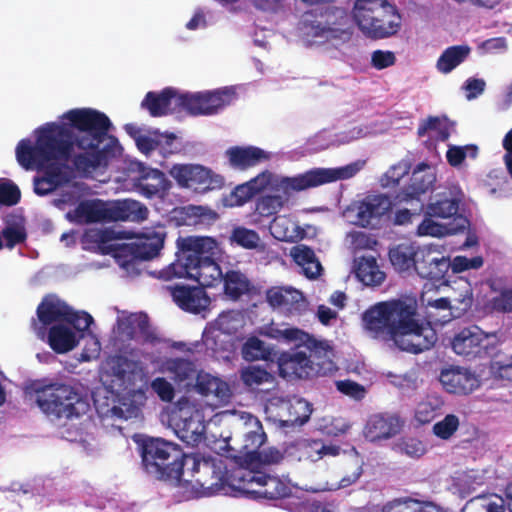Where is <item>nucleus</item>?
<instances>
[{
    "label": "nucleus",
    "instance_id": "nucleus-1",
    "mask_svg": "<svg viewBox=\"0 0 512 512\" xmlns=\"http://www.w3.org/2000/svg\"><path fill=\"white\" fill-rule=\"evenodd\" d=\"M68 123H46L37 129L36 141L22 139L16 146V159L25 170L43 171L34 178V192L45 196L72 178V169L90 174L106 168L121 155L118 139L109 134L108 116L91 108L71 109L63 114Z\"/></svg>",
    "mask_w": 512,
    "mask_h": 512
},
{
    "label": "nucleus",
    "instance_id": "nucleus-2",
    "mask_svg": "<svg viewBox=\"0 0 512 512\" xmlns=\"http://www.w3.org/2000/svg\"><path fill=\"white\" fill-rule=\"evenodd\" d=\"M175 260L152 275L163 281L189 278L203 287H214L222 281L223 273L215 258L217 241L208 236H179Z\"/></svg>",
    "mask_w": 512,
    "mask_h": 512
},
{
    "label": "nucleus",
    "instance_id": "nucleus-3",
    "mask_svg": "<svg viewBox=\"0 0 512 512\" xmlns=\"http://www.w3.org/2000/svg\"><path fill=\"white\" fill-rule=\"evenodd\" d=\"M356 172L353 166L342 168H314L293 176L287 188H276L262 194L256 201L255 211L261 217L275 216L290 200L294 192L315 188L337 180L352 177Z\"/></svg>",
    "mask_w": 512,
    "mask_h": 512
},
{
    "label": "nucleus",
    "instance_id": "nucleus-4",
    "mask_svg": "<svg viewBox=\"0 0 512 512\" xmlns=\"http://www.w3.org/2000/svg\"><path fill=\"white\" fill-rule=\"evenodd\" d=\"M332 354L331 347L323 341L310 340L308 348L303 349L296 345L278 356L279 375L291 381L330 374L336 370Z\"/></svg>",
    "mask_w": 512,
    "mask_h": 512
},
{
    "label": "nucleus",
    "instance_id": "nucleus-5",
    "mask_svg": "<svg viewBox=\"0 0 512 512\" xmlns=\"http://www.w3.org/2000/svg\"><path fill=\"white\" fill-rule=\"evenodd\" d=\"M352 17L359 30L370 39L391 37L401 28V15L387 0H355Z\"/></svg>",
    "mask_w": 512,
    "mask_h": 512
},
{
    "label": "nucleus",
    "instance_id": "nucleus-6",
    "mask_svg": "<svg viewBox=\"0 0 512 512\" xmlns=\"http://www.w3.org/2000/svg\"><path fill=\"white\" fill-rule=\"evenodd\" d=\"M35 393L41 411L56 420L78 419L89 410L87 399L68 384L50 383L35 388Z\"/></svg>",
    "mask_w": 512,
    "mask_h": 512
},
{
    "label": "nucleus",
    "instance_id": "nucleus-7",
    "mask_svg": "<svg viewBox=\"0 0 512 512\" xmlns=\"http://www.w3.org/2000/svg\"><path fill=\"white\" fill-rule=\"evenodd\" d=\"M141 457L146 471L159 479L180 480L183 475L184 452L177 444L161 438L146 439Z\"/></svg>",
    "mask_w": 512,
    "mask_h": 512
},
{
    "label": "nucleus",
    "instance_id": "nucleus-8",
    "mask_svg": "<svg viewBox=\"0 0 512 512\" xmlns=\"http://www.w3.org/2000/svg\"><path fill=\"white\" fill-rule=\"evenodd\" d=\"M148 209L135 200L116 202L108 208L100 199L83 200L74 210L75 219L80 223H96L103 220L142 221L148 216Z\"/></svg>",
    "mask_w": 512,
    "mask_h": 512
},
{
    "label": "nucleus",
    "instance_id": "nucleus-9",
    "mask_svg": "<svg viewBox=\"0 0 512 512\" xmlns=\"http://www.w3.org/2000/svg\"><path fill=\"white\" fill-rule=\"evenodd\" d=\"M410 303V300L394 299L375 304L363 314L365 329L374 339L392 341L398 329V320L407 316Z\"/></svg>",
    "mask_w": 512,
    "mask_h": 512
},
{
    "label": "nucleus",
    "instance_id": "nucleus-10",
    "mask_svg": "<svg viewBox=\"0 0 512 512\" xmlns=\"http://www.w3.org/2000/svg\"><path fill=\"white\" fill-rule=\"evenodd\" d=\"M408 311L407 316L398 320V329L392 341L402 351L419 354L434 346L437 334L431 327L420 324L416 319L415 302L411 301Z\"/></svg>",
    "mask_w": 512,
    "mask_h": 512
},
{
    "label": "nucleus",
    "instance_id": "nucleus-11",
    "mask_svg": "<svg viewBox=\"0 0 512 512\" xmlns=\"http://www.w3.org/2000/svg\"><path fill=\"white\" fill-rule=\"evenodd\" d=\"M177 186L198 194L220 190L225 185V178L211 168L201 164L177 163L168 170Z\"/></svg>",
    "mask_w": 512,
    "mask_h": 512
},
{
    "label": "nucleus",
    "instance_id": "nucleus-12",
    "mask_svg": "<svg viewBox=\"0 0 512 512\" xmlns=\"http://www.w3.org/2000/svg\"><path fill=\"white\" fill-rule=\"evenodd\" d=\"M166 233L164 231H147L136 238L134 242L113 247V256L124 268L157 257L163 249Z\"/></svg>",
    "mask_w": 512,
    "mask_h": 512
},
{
    "label": "nucleus",
    "instance_id": "nucleus-13",
    "mask_svg": "<svg viewBox=\"0 0 512 512\" xmlns=\"http://www.w3.org/2000/svg\"><path fill=\"white\" fill-rule=\"evenodd\" d=\"M235 98V92L230 88H221L195 94H181L177 97V105L190 115H214L230 105Z\"/></svg>",
    "mask_w": 512,
    "mask_h": 512
},
{
    "label": "nucleus",
    "instance_id": "nucleus-14",
    "mask_svg": "<svg viewBox=\"0 0 512 512\" xmlns=\"http://www.w3.org/2000/svg\"><path fill=\"white\" fill-rule=\"evenodd\" d=\"M136 167V175L131 178L135 192L147 199L163 198L167 195L172 184L163 171L141 162Z\"/></svg>",
    "mask_w": 512,
    "mask_h": 512
},
{
    "label": "nucleus",
    "instance_id": "nucleus-15",
    "mask_svg": "<svg viewBox=\"0 0 512 512\" xmlns=\"http://www.w3.org/2000/svg\"><path fill=\"white\" fill-rule=\"evenodd\" d=\"M69 305L56 298L45 297L37 306V318H32L31 329L40 340H45L48 326L65 322Z\"/></svg>",
    "mask_w": 512,
    "mask_h": 512
},
{
    "label": "nucleus",
    "instance_id": "nucleus-16",
    "mask_svg": "<svg viewBox=\"0 0 512 512\" xmlns=\"http://www.w3.org/2000/svg\"><path fill=\"white\" fill-rule=\"evenodd\" d=\"M111 375L121 391H134L144 377L140 361L124 355H114L109 359Z\"/></svg>",
    "mask_w": 512,
    "mask_h": 512
},
{
    "label": "nucleus",
    "instance_id": "nucleus-17",
    "mask_svg": "<svg viewBox=\"0 0 512 512\" xmlns=\"http://www.w3.org/2000/svg\"><path fill=\"white\" fill-rule=\"evenodd\" d=\"M391 207L388 196L368 195L356 205V224L364 228H374Z\"/></svg>",
    "mask_w": 512,
    "mask_h": 512
},
{
    "label": "nucleus",
    "instance_id": "nucleus-18",
    "mask_svg": "<svg viewBox=\"0 0 512 512\" xmlns=\"http://www.w3.org/2000/svg\"><path fill=\"white\" fill-rule=\"evenodd\" d=\"M436 175L432 166L427 163H419L412 171L409 182L405 184L396 199L400 202L419 200V197L426 193L435 183Z\"/></svg>",
    "mask_w": 512,
    "mask_h": 512
},
{
    "label": "nucleus",
    "instance_id": "nucleus-19",
    "mask_svg": "<svg viewBox=\"0 0 512 512\" xmlns=\"http://www.w3.org/2000/svg\"><path fill=\"white\" fill-rule=\"evenodd\" d=\"M173 301L183 311L199 314L208 309L210 297L202 287L175 285L168 287Z\"/></svg>",
    "mask_w": 512,
    "mask_h": 512
},
{
    "label": "nucleus",
    "instance_id": "nucleus-20",
    "mask_svg": "<svg viewBox=\"0 0 512 512\" xmlns=\"http://www.w3.org/2000/svg\"><path fill=\"white\" fill-rule=\"evenodd\" d=\"M489 335L482 331L478 326L472 325L463 328L453 338L451 346L453 351L462 356L476 357L483 350L487 349V340Z\"/></svg>",
    "mask_w": 512,
    "mask_h": 512
},
{
    "label": "nucleus",
    "instance_id": "nucleus-21",
    "mask_svg": "<svg viewBox=\"0 0 512 512\" xmlns=\"http://www.w3.org/2000/svg\"><path fill=\"white\" fill-rule=\"evenodd\" d=\"M439 380L447 392L453 394H469L479 386L476 376L469 370L461 367L444 369Z\"/></svg>",
    "mask_w": 512,
    "mask_h": 512
},
{
    "label": "nucleus",
    "instance_id": "nucleus-22",
    "mask_svg": "<svg viewBox=\"0 0 512 512\" xmlns=\"http://www.w3.org/2000/svg\"><path fill=\"white\" fill-rule=\"evenodd\" d=\"M460 202L461 199L453 191L446 189L430 196L423 213L437 219H456L459 216Z\"/></svg>",
    "mask_w": 512,
    "mask_h": 512
},
{
    "label": "nucleus",
    "instance_id": "nucleus-23",
    "mask_svg": "<svg viewBox=\"0 0 512 512\" xmlns=\"http://www.w3.org/2000/svg\"><path fill=\"white\" fill-rule=\"evenodd\" d=\"M175 433L178 438L188 445H195L203 438L204 426L198 418L190 411L181 409L172 416Z\"/></svg>",
    "mask_w": 512,
    "mask_h": 512
},
{
    "label": "nucleus",
    "instance_id": "nucleus-24",
    "mask_svg": "<svg viewBox=\"0 0 512 512\" xmlns=\"http://www.w3.org/2000/svg\"><path fill=\"white\" fill-rule=\"evenodd\" d=\"M226 156L232 168L242 171L270 159L268 152L256 146H233L226 150Z\"/></svg>",
    "mask_w": 512,
    "mask_h": 512
},
{
    "label": "nucleus",
    "instance_id": "nucleus-25",
    "mask_svg": "<svg viewBox=\"0 0 512 512\" xmlns=\"http://www.w3.org/2000/svg\"><path fill=\"white\" fill-rule=\"evenodd\" d=\"M401 427L402 423L398 416L376 414L369 418L365 427V435L370 441L389 439L398 434Z\"/></svg>",
    "mask_w": 512,
    "mask_h": 512
},
{
    "label": "nucleus",
    "instance_id": "nucleus-26",
    "mask_svg": "<svg viewBox=\"0 0 512 512\" xmlns=\"http://www.w3.org/2000/svg\"><path fill=\"white\" fill-rule=\"evenodd\" d=\"M50 348L58 353L64 354L72 351L79 343L77 334L63 323L52 325L46 330V338Z\"/></svg>",
    "mask_w": 512,
    "mask_h": 512
},
{
    "label": "nucleus",
    "instance_id": "nucleus-27",
    "mask_svg": "<svg viewBox=\"0 0 512 512\" xmlns=\"http://www.w3.org/2000/svg\"><path fill=\"white\" fill-rule=\"evenodd\" d=\"M195 390L202 396H214L218 401L226 403L231 397L229 385L218 377L203 371L198 372L195 379Z\"/></svg>",
    "mask_w": 512,
    "mask_h": 512
},
{
    "label": "nucleus",
    "instance_id": "nucleus-28",
    "mask_svg": "<svg viewBox=\"0 0 512 512\" xmlns=\"http://www.w3.org/2000/svg\"><path fill=\"white\" fill-rule=\"evenodd\" d=\"M448 298L452 304L454 317H461L472 307L474 301L471 283L466 279L454 281Z\"/></svg>",
    "mask_w": 512,
    "mask_h": 512
},
{
    "label": "nucleus",
    "instance_id": "nucleus-29",
    "mask_svg": "<svg viewBox=\"0 0 512 512\" xmlns=\"http://www.w3.org/2000/svg\"><path fill=\"white\" fill-rule=\"evenodd\" d=\"M177 97L176 91L170 87L160 93L150 91L142 100L141 107L147 109L152 117H161L168 114L172 99Z\"/></svg>",
    "mask_w": 512,
    "mask_h": 512
},
{
    "label": "nucleus",
    "instance_id": "nucleus-30",
    "mask_svg": "<svg viewBox=\"0 0 512 512\" xmlns=\"http://www.w3.org/2000/svg\"><path fill=\"white\" fill-rule=\"evenodd\" d=\"M419 246L409 243H400L389 250V260L393 268L399 273H410L415 265Z\"/></svg>",
    "mask_w": 512,
    "mask_h": 512
},
{
    "label": "nucleus",
    "instance_id": "nucleus-31",
    "mask_svg": "<svg viewBox=\"0 0 512 512\" xmlns=\"http://www.w3.org/2000/svg\"><path fill=\"white\" fill-rule=\"evenodd\" d=\"M290 256L297 265L303 268L304 274L309 279H316L321 274V263L311 247L298 244L291 248Z\"/></svg>",
    "mask_w": 512,
    "mask_h": 512
},
{
    "label": "nucleus",
    "instance_id": "nucleus-32",
    "mask_svg": "<svg viewBox=\"0 0 512 512\" xmlns=\"http://www.w3.org/2000/svg\"><path fill=\"white\" fill-rule=\"evenodd\" d=\"M471 48L466 45H454L446 48L437 60L436 68L443 74L452 72L470 55Z\"/></svg>",
    "mask_w": 512,
    "mask_h": 512
},
{
    "label": "nucleus",
    "instance_id": "nucleus-33",
    "mask_svg": "<svg viewBox=\"0 0 512 512\" xmlns=\"http://www.w3.org/2000/svg\"><path fill=\"white\" fill-rule=\"evenodd\" d=\"M291 180H293V177L281 176L269 170H264L250 179L248 183L253 189L254 194L258 195L264 192H271L276 188H287V184H289Z\"/></svg>",
    "mask_w": 512,
    "mask_h": 512
},
{
    "label": "nucleus",
    "instance_id": "nucleus-34",
    "mask_svg": "<svg viewBox=\"0 0 512 512\" xmlns=\"http://www.w3.org/2000/svg\"><path fill=\"white\" fill-rule=\"evenodd\" d=\"M356 275L367 286L381 285L386 278V274L380 269L376 258L373 256H363L359 259Z\"/></svg>",
    "mask_w": 512,
    "mask_h": 512
},
{
    "label": "nucleus",
    "instance_id": "nucleus-35",
    "mask_svg": "<svg viewBox=\"0 0 512 512\" xmlns=\"http://www.w3.org/2000/svg\"><path fill=\"white\" fill-rule=\"evenodd\" d=\"M271 230L275 238L285 242H297L306 236V231L302 227L286 217H275Z\"/></svg>",
    "mask_w": 512,
    "mask_h": 512
},
{
    "label": "nucleus",
    "instance_id": "nucleus-36",
    "mask_svg": "<svg viewBox=\"0 0 512 512\" xmlns=\"http://www.w3.org/2000/svg\"><path fill=\"white\" fill-rule=\"evenodd\" d=\"M224 293L231 300H238L252 289L250 280L241 272L230 270L222 278Z\"/></svg>",
    "mask_w": 512,
    "mask_h": 512
},
{
    "label": "nucleus",
    "instance_id": "nucleus-37",
    "mask_svg": "<svg viewBox=\"0 0 512 512\" xmlns=\"http://www.w3.org/2000/svg\"><path fill=\"white\" fill-rule=\"evenodd\" d=\"M202 341L208 350L213 353L226 352L231 347V336L224 332L216 324L205 327L202 334Z\"/></svg>",
    "mask_w": 512,
    "mask_h": 512
},
{
    "label": "nucleus",
    "instance_id": "nucleus-38",
    "mask_svg": "<svg viewBox=\"0 0 512 512\" xmlns=\"http://www.w3.org/2000/svg\"><path fill=\"white\" fill-rule=\"evenodd\" d=\"M453 127L454 123L446 117L429 116L419 124L417 135L423 137L428 131H435L437 140L444 142L450 137Z\"/></svg>",
    "mask_w": 512,
    "mask_h": 512
},
{
    "label": "nucleus",
    "instance_id": "nucleus-39",
    "mask_svg": "<svg viewBox=\"0 0 512 512\" xmlns=\"http://www.w3.org/2000/svg\"><path fill=\"white\" fill-rule=\"evenodd\" d=\"M167 370L175 382L182 383L196 379L198 371L195 364L187 359L176 358L167 362Z\"/></svg>",
    "mask_w": 512,
    "mask_h": 512
},
{
    "label": "nucleus",
    "instance_id": "nucleus-40",
    "mask_svg": "<svg viewBox=\"0 0 512 512\" xmlns=\"http://www.w3.org/2000/svg\"><path fill=\"white\" fill-rule=\"evenodd\" d=\"M324 18L323 24L329 27L327 31L333 37L345 31V26L348 22V15L346 11L338 7H328L321 13Z\"/></svg>",
    "mask_w": 512,
    "mask_h": 512
},
{
    "label": "nucleus",
    "instance_id": "nucleus-41",
    "mask_svg": "<svg viewBox=\"0 0 512 512\" xmlns=\"http://www.w3.org/2000/svg\"><path fill=\"white\" fill-rule=\"evenodd\" d=\"M427 261H429L430 266H420V277L435 282L444 280L450 269V259L434 255L432 259H427Z\"/></svg>",
    "mask_w": 512,
    "mask_h": 512
},
{
    "label": "nucleus",
    "instance_id": "nucleus-42",
    "mask_svg": "<svg viewBox=\"0 0 512 512\" xmlns=\"http://www.w3.org/2000/svg\"><path fill=\"white\" fill-rule=\"evenodd\" d=\"M241 353L246 361L268 360L270 359L271 349L264 341L252 336L243 344Z\"/></svg>",
    "mask_w": 512,
    "mask_h": 512
},
{
    "label": "nucleus",
    "instance_id": "nucleus-43",
    "mask_svg": "<svg viewBox=\"0 0 512 512\" xmlns=\"http://www.w3.org/2000/svg\"><path fill=\"white\" fill-rule=\"evenodd\" d=\"M443 404L439 397H428L425 401L420 402L415 411L416 421L420 424L432 422L440 413Z\"/></svg>",
    "mask_w": 512,
    "mask_h": 512
},
{
    "label": "nucleus",
    "instance_id": "nucleus-44",
    "mask_svg": "<svg viewBox=\"0 0 512 512\" xmlns=\"http://www.w3.org/2000/svg\"><path fill=\"white\" fill-rule=\"evenodd\" d=\"M300 297H302V294L295 289L272 287L266 292L267 302L272 307H287L298 301Z\"/></svg>",
    "mask_w": 512,
    "mask_h": 512
},
{
    "label": "nucleus",
    "instance_id": "nucleus-45",
    "mask_svg": "<svg viewBox=\"0 0 512 512\" xmlns=\"http://www.w3.org/2000/svg\"><path fill=\"white\" fill-rule=\"evenodd\" d=\"M0 235L4 240L3 246L8 249H13L15 246L25 243L28 236L25 225L17 222L6 225Z\"/></svg>",
    "mask_w": 512,
    "mask_h": 512
},
{
    "label": "nucleus",
    "instance_id": "nucleus-46",
    "mask_svg": "<svg viewBox=\"0 0 512 512\" xmlns=\"http://www.w3.org/2000/svg\"><path fill=\"white\" fill-rule=\"evenodd\" d=\"M339 450V447L326 445L321 440H310L303 447V455L306 459L315 462L325 455L336 456Z\"/></svg>",
    "mask_w": 512,
    "mask_h": 512
},
{
    "label": "nucleus",
    "instance_id": "nucleus-47",
    "mask_svg": "<svg viewBox=\"0 0 512 512\" xmlns=\"http://www.w3.org/2000/svg\"><path fill=\"white\" fill-rule=\"evenodd\" d=\"M230 240L232 243L248 250L256 249L260 243V237L256 231L242 226L235 227L232 230Z\"/></svg>",
    "mask_w": 512,
    "mask_h": 512
},
{
    "label": "nucleus",
    "instance_id": "nucleus-48",
    "mask_svg": "<svg viewBox=\"0 0 512 512\" xmlns=\"http://www.w3.org/2000/svg\"><path fill=\"white\" fill-rule=\"evenodd\" d=\"M364 462L355 457L348 465V469L345 475L335 484L327 487L328 490H338L341 488H347L355 484L362 476Z\"/></svg>",
    "mask_w": 512,
    "mask_h": 512
},
{
    "label": "nucleus",
    "instance_id": "nucleus-49",
    "mask_svg": "<svg viewBox=\"0 0 512 512\" xmlns=\"http://www.w3.org/2000/svg\"><path fill=\"white\" fill-rule=\"evenodd\" d=\"M411 163L409 160H401L391 166L381 179L384 187H395L400 184L402 178L409 174Z\"/></svg>",
    "mask_w": 512,
    "mask_h": 512
},
{
    "label": "nucleus",
    "instance_id": "nucleus-50",
    "mask_svg": "<svg viewBox=\"0 0 512 512\" xmlns=\"http://www.w3.org/2000/svg\"><path fill=\"white\" fill-rule=\"evenodd\" d=\"M21 191L11 180L0 178V206L11 207L19 203Z\"/></svg>",
    "mask_w": 512,
    "mask_h": 512
},
{
    "label": "nucleus",
    "instance_id": "nucleus-51",
    "mask_svg": "<svg viewBox=\"0 0 512 512\" xmlns=\"http://www.w3.org/2000/svg\"><path fill=\"white\" fill-rule=\"evenodd\" d=\"M459 425V418L454 414H448L443 420L435 423L432 430L438 438L448 440L458 430Z\"/></svg>",
    "mask_w": 512,
    "mask_h": 512
},
{
    "label": "nucleus",
    "instance_id": "nucleus-52",
    "mask_svg": "<svg viewBox=\"0 0 512 512\" xmlns=\"http://www.w3.org/2000/svg\"><path fill=\"white\" fill-rule=\"evenodd\" d=\"M477 154L478 148L476 145L450 146L447 150L446 158L452 167H457L463 163L467 155L471 158H476Z\"/></svg>",
    "mask_w": 512,
    "mask_h": 512
},
{
    "label": "nucleus",
    "instance_id": "nucleus-53",
    "mask_svg": "<svg viewBox=\"0 0 512 512\" xmlns=\"http://www.w3.org/2000/svg\"><path fill=\"white\" fill-rule=\"evenodd\" d=\"M93 321V317L89 313L85 311H74L72 307L69 306L64 323L71 325L78 332H84L89 329Z\"/></svg>",
    "mask_w": 512,
    "mask_h": 512
},
{
    "label": "nucleus",
    "instance_id": "nucleus-54",
    "mask_svg": "<svg viewBox=\"0 0 512 512\" xmlns=\"http://www.w3.org/2000/svg\"><path fill=\"white\" fill-rule=\"evenodd\" d=\"M396 448L401 454L410 458H420L426 452L424 444L417 438L402 439Z\"/></svg>",
    "mask_w": 512,
    "mask_h": 512
},
{
    "label": "nucleus",
    "instance_id": "nucleus-55",
    "mask_svg": "<svg viewBox=\"0 0 512 512\" xmlns=\"http://www.w3.org/2000/svg\"><path fill=\"white\" fill-rule=\"evenodd\" d=\"M310 17H313L311 12H307L304 15V19L302 20L301 30L303 34L307 37H322V36H331L327 29L329 27H325L322 21H314L311 20Z\"/></svg>",
    "mask_w": 512,
    "mask_h": 512
},
{
    "label": "nucleus",
    "instance_id": "nucleus-56",
    "mask_svg": "<svg viewBox=\"0 0 512 512\" xmlns=\"http://www.w3.org/2000/svg\"><path fill=\"white\" fill-rule=\"evenodd\" d=\"M483 258L475 256L468 258L466 256L458 255L450 260V268L454 273H461L469 269H479L483 266Z\"/></svg>",
    "mask_w": 512,
    "mask_h": 512
},
{
    "label": "nucleus",
    "instance_id": "nucleus-57",
    "mask_svg": "<svg viewBox=\"0 0 512 512\" xmlns=\"http://www.w3.org/2000/svg\"><path fill=\"white\" fill-rule=\"evenodd\" d=\"M434 218L435 217H430L426 213H424V219L417 227L418 235L441 237L445 234L446 227L435 222L433 220Z\"/></svg>",
    "mask_w": 512,
    "mask_h": 512
},
{
    "label": "nucleus",
    "instance_id": "nucleus-58",
    "mask_svg": "<svg viewBox=\"0 0 512 512\" xmlns=\"http://www.w3.org/2000/svg\"><path fill=\"white\" fill-rule=\"evenodd\" d=\"M241 378L247 386H254L268 382L271 374L259 367H249L242 372Z\"/></svg>",
    "mask_w": 512,
    "mask_h": 512
},
{
    "label": "nucleus",
    "instance_id": "nucleus-59",
    "mask_svg": "<svg viewBox=\"0 0 512 512\" xmlns=\"http://www.w3.org/2000/svg\"><path fill=\"white\" fill-rule=\"evenodd\" d=\"M256 195L248 181L237 185L230 193L229 199L232 206H242Z\"/></svg>",
    "mask_w": 512,
    "mask_h": 512
},
{
    "label": "nucleus",
    "instance_id": "nucleus-60",
    "mask_svg": "<svg viewBox=\"0 0 512 512\" xmlns=\"http://www.w3.org/2000/svg\"><path fill=\"white\" fill-rule=\"evenodd\" d=\"M151 389L164 402H171L175 396L172 384L164 377H157L151 382Z\"/></svg>",
    "mask_w": 512,
    "mask_h": 512
},
{
    "label": "nucleus",
    "instance_id": "nucleus-61",
    "mask_svg": "<svg viewBox=\"0 0 512 512\" xmlns=\"http://www.w3.org/2000/svg\"><path fill=\"white\" fill-rule=\"evenodd\" d=\"M250 460H257L262 464H278L283 459V454L277 448H269L267 450H254L248 454Z\"/></svg>",
    "mask_w": 512,
    "mask_h": 512
},
{
    "label": "nucleus",
    "instance_id": "nucleus-62",
    "mask_svg": "<svg viewBox=\"0 0 512 512\" xmlns=\"http://www.w3.org/2000/svg\"><path fill=\"white\" fill-rule=\"evenodd\" d=\"M395 62L396 57L392 51L375 50L371 55V65L377 70L388 68Z\"/></svg>",
    "mask_w": 512,
    "mask_h": 512
},
{
    "label": "nucleus",
    "instance_id": "nucleus-63",
    "mask_svg": "<svg viewBox=\"0 0 512 512\" xmlns=\"http://www.w3.org/2000/svg\"><path fill=\"white\" fill-rule=\"evenodd\" d=\"M278 332L280 333L281 337L287 341L299 342L298 345H300L301 348H308L309 341L316 340L315 338L311 337L308 333L298 328H287Z\"/></svg>",
    "mask_w": 512,
    "mask_h": 512
},
{
    "label": "nucleus",
    "instance_id": "nucleus-64",
    "mask_svg": "<svg viewBox=\"0 0 512 512\" xmlns=\"http://www.w3.org/2000/svg\"><path fill=\"white\" fill-rule=\"evenodd\" d=\"M493 308L498 312H512V289L503 290L492 300Z\"/></svg>",
    "mask_w": 512,
    "mask_h": 512
}]
</instances>
